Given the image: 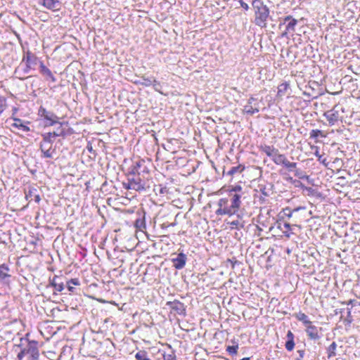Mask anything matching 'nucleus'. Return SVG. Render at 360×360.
<instances>
[{"instance_id":"nucleus-1","label":"nucleus","mask_w":360,"mask_h":360,"mask_svg":"<svg viewBox=\"0 0 360 360\" xmlns=\"http://www.w3.org/2000/svg\"><path fill=\"white\" fill-rule=\"evenodd\" d=\"M252 6L254 11V21L255 25L262 29L267 27L270 19V10L262 0H253Z\"/></svg>"},{"instance_id":"nucleus-2","label":"nucleus","mask_w":360,"mask_h":360,"mask_svg":"<svg viewBox=\"0 0 360 360\" xmlns=\"http://www.w3.org/2000/svg\"><path fill=\"white\" fill-rule=\"evenodd\" d=\"M241 196L239 194H234L231 200V205H229L228 198H221L218 202L219 208L216 210L217 215L235 214L239 210L241 201Z\"/></svg>"},{"instance_id":"nucleus-3","label":"nucleus","mask_w":360,"mask_h":360,"mask_svg":"<svg viewBox=\"0 0 360 360\" xmlns=\"http://www.w3.org/2000/svg\"><path fill=\"white\" fill-rule=\"evenodd\" d=\"M22 63L25 65L24 72L29 73L32 70H34L38 63V57L30 50L23 51Z\"/></svg>"},{"instance_id":"nucleus-4","label":"nucleus","mask_w":360,"mask_h":360,"mask_svg":"<svg viewBox=\"0 0 360 360\" xmlns=\"http://www.w3.org/2000/svg\"><path fill=\"white\" fill-rule=\"evenodd\" d=\"M123 186L126 189H131L136 191H143L146 190L145 184L139 176L131 179H128L127 182L123 183Z\"/></svg>"},{"instance_id":"nucleus-5","label":"nucleus","mask_w":360,"mask_h":360,"mask_svg":"<svg viewBox=\"0 0 360 360\" xmlns=\"http://www.w3.org/2000/svg\"><path fill=\"white\" fill-rule=\"evenodd\" d=\"M38 115L42 117L49 126H53L58 122L57 115L54 112L47 110L42 106L39 108Z\"/></svg>"},{"instance_id":"nucleus-6","label":"nucleus","mask_w":360,"mask_h":360,"mask_svg":"<svg viewBox=\"0 0 360 360\" xmlns=\"http://www.w3.org/2000/svg\"><path fill=\"white\" fill-rule=\"evenodd\" d=\"M307 221V212L304 207H298L294 209L292 215L293 226L301 228V224Z\"/></svg>"},{"instance_id":"nucleus-7","label":"nucleus","mask_w":360,"mask_h":360,"mask_svg":"<svg viewBox=\"0 0 360 360\" xmlns=\"http://www.w3.org/2000/svg\"><path fill=\"white\" fill-rule=\"evenodd\" d=\"M26 354L29 355L28 360L39 358L38 342L36 340H28L27 346L25 348Z\"/></svg>"},{"instance_id":"nucleus-8","label":"nucleus","mask_w":360,"mask_h":360,"mask_svg":"<svg viewBox=\"0 0 360 360\" xmlns=\"http://www.w3.org/2000/svg\"><path fill=\"white\" fill-rule=\"evenodd\" d=\"M39 72L44 77L45 79L47 81H51L54 83L56 82V78L53 75L51 70L48 68L44 63L43 61H39Z\"/></svg>"},{"instance_id":"nucleus-9","label":"nucleus","mask_w":360,"mask_h":360,"mask_svg":"<svg viewBox=\"0 0 360 360\" xmlns=\"http://www.w3.org/2000/svg\"><path fill=\"white\" fill-rule=\"evenodd\" d=\"M172 311L178 314H183L185 312L184 304L179 300H174V301H169L166 303Z\"/></svg>"},{"instance_id":"nucleus-10","label":"nucleus","mask_w":360,"mask_h":360,"mask_svg":"<svg viewBox=\"0 0 360 360\" xmlns=\"http://www.w3.org/2000/svg\"><path fill=\"white\" fill-rule=\"evenodd\" d=\"M40 150L43 154L42 157L46 158H51L53 157L54 149L52 148L51 143L42 140L40 144Z\"/></svg>"},{"instance_id":"nucleus-11","label":"nucleus","mask_w":360,"mask_h":360,"mask_svg":"<svg viewBox=\"0 0 360 360\" xmlns=\"http://www.w3.org/2000/svg\"><path fill=\"white\" fill-rule=\"evenodd\" d=\"M324 117L326 118L327 121L330 126H333L339 120L340 114L338 110L335 109H331L330 110L326 111L323 114Z\"/></svg>"},{"instance_id":"nucleus-12","label":"nucleus","mask_w":360,"mask_h":360,"mask_svg":"<svg viewBox=\"0 0 360 360\" xmlns=\"http://www.w3.org/2000/svg\"><path fill=\"white\" fill-rule=\"evenodd\" d=\"M145 160L143 159H140L136 161L131 167V173L134 175H138L141 174V172H146ZM146 172H148L147 170Z\"/></svg>"},{"instance_id":"nucleus-13","label":"nucleus","mask_w":360,"mask_h":360,"mask_svg":"<svg viewBox=\"0 0 360 360\" xmlns=\"http://www.w3.org/2000/svg\"><path fill=\"white\" fill-rule=\"evenodd\" d=\"M284 21H288V23L286 25L285 32L282 34L283 37L287 35L288 33L295 32V27L297 24V20L295 18H293L292 15L285 16L284 18Z\"/></svg>"},{"instance_id":"nucleus-14","label":"nucleus","mask_w":360,"mask_h":360,"mask_svg":"<svg viewBox=\"0 0 360 360\" xmlns=\"http://www.w3.org/2000/svg\"><path fill=\"white\" fill-rule=\"evenodd\" d=\"M187 260L186 255L182 252L177 255V257L172 259L173 266L176 269H181L184 267Z\"/></svg>"},{"instance_id":"nucleus-15","label":"nucleus","mask_w":360,"mask_h":360,"mask_svg":"<svg viewBox=\"0 0 360 360\" xmlns=\"http://www.w3.org/2000/svg\"><path fill=\"white\" fill-rule=\"evenodd\" d=\"M277 229L281 230L283 235L287 238H290L292 233L291 225L289 223L282 221L281 220L277 221Z\"/></svg>"},{"instance_id":"nucleus-16","label":"nucleus","mask_w":360,"mask_h":360,"mask_svg":"<svg viewBox=\"0 0 360 360\" xmlns=\"http://www.w3.org/2000/svg\"><path fill=\"white\" fill-rule=\"evenodd\" d=\"M39 3L47 9L51 11L59 10L60 1L58 0H40Z\"/></svg>"},{"instance_id":"nucleus-17","label":"nucleus","mask_w":360,"mask_h":360,"mask_svg":"<svg viewBox=\"0 0 360 360\" xmlns=\"http://www.w3.org/2000/svg\"><path fill=\"white\" fill-rule=\"evenodd\" d=\"M306 333L311 340H317L319 338V330L316 326L310 322V325H307Z\"/></svg>"},{"instance_id":"nucleus-18","label":"nucleus","mask_w":360,"mask_h":360,"mask_svg":"<svg viewBox=\"0 0 360 360\" xmlns=\"http://www.w3.org/2000/svg\"><path fill=\"white\" fill-rule=\"evenodd\" d=\"M10 271V268L7 264H2L0 265V282H4L11 277Z\"/></svg>"},{"instance_id":"nucleus-19","label":"nucleus","mask_w":360,"mask_h":360,"mask_svg":"<svg viewBox=\"0 0 360 360\" xmlns=\"http://www.w3.org/2000/svg\"><path fill=\"white\" fill-rule=\"evenodd\" d=\"M287 340L285 344V347L288 352H291L295 348V335L291 330H288L286 335Z\"/></svg>"},{"instance_id":"nucleus-20","label":"nucleus","mask_w":360,"mask_h":360,"mask_svg":"<svg viewBox=\"0 0 360 360\" xmlns=\"http://www.w3.org/2000/svg\"><path fill=\"white\" fill-rule=\"evenodd\" d=\"M256 99L254 97H250L248 100V103L247 105L244 106L243 111L248 115H254L259 112L258 107H253L252 105V103L255 101Z\"/></svg>"},{"instance_id":"nucleus-21","label":"nucleus","mask_w":360,"mask_h":360,"mask_svg":"<svg viewBox=\"0 0 360 360\" xmlns=\"http://www.w3.org/2000/svg\"><path fill=\"white\" fill-rule=\"evenodd\" d=\"M65 133L63 130H61L60 132H48L42 134L43 141H48L52 143L53 139L60 136H64Z\"/></svg>"},{"instance_id":"nucleus-22","label":"nucleus","mask_w":360,"mask_h":360,"mask_svg":"<svg viewBox=\"0 0 360 360\" xmlns=\"http://www.w3.org/2000/svg\"><path fill=\"white\" fill-rule=\"evenodd\" d=\"M50 284L58 292H62L65 288L63 282L59 281V277L58 276H54L53 277L50 281Z\"/></svg>"},{"instance_id":"nucleus-23","label":"nucleus","mask_w":360,"mask_h":360,"mask_svg":"<svg viewBox=\"0 0 360 360\" xmlns=\"http://www.w3.org/2000/svg\"><path fill=\"white\" fill-rule=\"evenodd\" d=\"M260 151L264 153L268 157L272 158L276 153V151L278 150L277 148H274L273 146L268 145H262L259 146Z\"/></svg>"},{"instance_id":"nucleus-24","label":"nucleus","mask_w":360,"mask_h":360,"mask_svg":"<svg viewBox=\"0 0 360 360\" xmlns=\"http://www.w3.org/2000/svg\"><path fill=\"white\" fill-rule=\"evenodd\" d=\"M80 285V281L79 279L77 278H71L66 283V286L68 288V291L70 293H75V286H79Z\"/></svg>"},{"instance_id":"nucleus-25","label":"nucleus","mask_w":360,"mask_h":360,"mask_svg":"<svg viewBox=\"0 0 360 360\" xmlns=\"http://www.w3.org/2000/svg\"><path fill=\"white\" fill-rule=\"evenodd\" d=\"M153 191L156 195H160L162 196L167 195L169 193V188L166 185L163 184L155 185Z\"/></svg>"},{"instance_id":"nucleus-26","label":"nucleus","mask_w":360,"mask_h":360,"mask_svg":"<svg viewBox=\"0 0 360 360\" xmlns=\"http://www.w3.org/2000/svg\"><path fill=\"white\" fill-rule=\"evenodd\" d=\"M13 119L14 120V123L12 124L13 127L21 129L25 132H28L30 131V127L24 124L20 119L16 117H13Z\"/></svg>"},{"instance_id":"nucleus-27","label":"nucleus","mask_w":360,"mask_h":360,"mask_svg":"<svg viewBox=\"0 0 360 360\" xmlns=\"http://www.w3.org/2000/svg\"><path fill=\"white\" fill-rule=\"evenodd\" d=\"M289 88V84L287 82H284L278 86V91L276 94V97L279 98H282L284 96Z\"/></svg>"},{"instance_id":"nucleus-28","label":"nucleus","mask_w":360,"mask_h":360,"mask_svg":"<svg viewBox=\"0 0 360 360\" xmlns=\"http://www.w3.org/2000/svg\"><path fill=\"white\" fill-rule=\"evenodd\" d=\"M285 158V155L280 153L279 150H278L276 151V153L271 160L276 165H281Z\"/></svg>"},{"instance_id":"nucleus-29","label":"nucleus","mask_w":360,"mask_h":360,"mask_svg":"<svg viewBox=\"0 0 360 360\" xmlns=\"http://www.w3.org/2000/svg\"><path fill=\"white\" fill-rule=\"evenodd\" d=\"M245 169V166L242 164H239L238 166L233 167L227 172V175L233 176L236 173H242Z\"/></svg>"},{"instance_id":"nucleus-30","label":"nucleus","mask_w":360,"mask_h":360,"mask_svg":"<svg viewBox=\"0 0 360 360\" xmlns=\"http://www.w3.org/2000/svg\"><path fill=\"white\" fill-rule=\"evenodd\" d=\"M337 344L333 342L327 348V357L331 359L336 355Z\"/></svg>"},{"instance_id":"nucleus-31","label":"nucleus","mask_w":360,"mask_h":360,"mask_svg":"<svg viewBox=\"0 0 360 360\" xmlns=\"http://www.w3.org/2000/svg\"><path fill=\"white\" fill-rule=\"evenodd\" d=\"M295 316L298 321H302L304 326L310 325V322H311L309 320L308 316L303 312H299L296 314Z\"/></svg>"},{"instance_id":"nucleus-32","label":"nucleus","mask_w":360,"mask_h":360,"mask_svg":"<svg viewBox=\"0 0 360 360\" xmlns=\"http://www.w3.org/2000/svg\"><path fill=\"white\" fill-rule=\"evenodd\" d=\"M136 360H151L146 350H139L135 354Z\"/></svg>"},{"instance_id":"nucleus-33","label":"nucleus","mask_w":360,"mask_h":360,"mask_svg":"<svg viewBox=\"0 0 360 360\" xmlns=\"http://www.w3.org/2000/svg\"><path fill=\"white\" fill-rule=\"evenodd\" d=\"M281 165L285 167L289 172H292L297 167V165L296 162L289 161L286 157Z\"/></svg>"},{"instance_id":"nucleus-34","label":"nucleus","mask_w":360,"mask_h":360,"mask_svg":"<svg viewBox=\"0 0 360 360\" xmlns=\"http://www.w3.org/2000/svg\"><path fill=\"white\" fill-rule=\"evenodd\" d=\"M134 226L136 229H138L139 230H142V229H145L146 224H145L144 219H142V218L136 219L134 222Z\"/></svg>"},{"instance_id":"nucleus-35","label":"nucleus","mask_w":360,"mask_h":360,"mask_svg":"<svg viewBox=\"0 0 360 360\" xmlns=\"http://www.w3.org/2000/svg\"><path fill=\"white\" fill-rule=\"evenodd\" d=\"M319 136L325 137L322 131L319 129H313L310 132V138L311 139H317Z\"/></svg>"},{"instance_id":"nucleus-36","label":"nucleus","mask_w":360,"mask_h":360,"mask_svg":"<svg viewBox=\"0 0 360 360\" xmlns=\"http://www.w3.org/2000/svg\"><path fill=\"white\" fill-rule=\"evenodd\" d=\"M293 212H294V210H291L289 207H285V208L283 209L281 214H283L282 217H285L288 218H291V217L292 218Z\"/></svg>"},{"instance_id":"nucleus-37","label":"nucleus","mask_w":360,"mask_h":360,"mask_svg":"<svg viewBox=\"0 0 360 360\" xmlns=\"http://www.w3.org/2000/svg\"><path fill=\"white\" fill-rule=\"evenodd\" d=\"M37 190L34 188H30L27 191L25 192V198L30 201L32 200V197L34 196Z\"/></svg>"},{"instance_id":"nucleus-38","label":"nucleus","mask_w":360,"mask_h":360,"mask_svg":"<svg viewBox=\"0 0 360 360\" xmlns=\"http://www.w3.org/2000/svg\"><path fill=\"white\" fill-rule=\"evenodd\" d=\"M6 98L0 96V115L6 109Z\"/></svg>"},{"instance_id":"nucleus-39","label":"nucleus","mask_w":360,"mask_h":360,"mask_svg":"<svg viewBox=\"0 0 360 360\" xmlns=\"http://www.w3.org/2000/svg\"><path fill=\"white\" fill-rule=\"evenodd\" d=\"M238 345H232V346H228L226 347L227 352H229L230 354H232V355L236 354L237 352H238Z\"/></svg>"},{"instance_id":"nucleus-40","label":"nucleus","mask_w":360,"mask_h":360,"mask_svg":"<svg viewBox=\"0 0 360 360\" xmlns=\"http://www.w3.org/2000/svg\"><path fill=\"white\" fill-rule=\"evenodd\" d=\"M162 359L163 360H176V356L174 352H172L171 354H162Z\"/></svg>"},{"instance_id":"nucleus-41","label":"nucleus","mask_w":360,"mask_h":360,"mask_svg":"<svg viewBox=\"0 0 360 360\" xmlns=\"http://www.w3.org/2000/svg\"><path fill=\"white\" fill-rule=\"evenodd\" d=\"M143 80L144 82L143 83V84L145 86H150L153 84L154 86H155L160 84V83L156 79L151 81L150 79H143Z\"/></svg>"},{"instance_id":"nucleus-42","label":"nucleus","mask_w":360,"mask_h":360,"mask_svg":"<svg viewBox=\"0 0 360 360\" xmlns=\"http://www.w3.org/2000/svg\"><path fill=\"white\" fill-rule=\"evenodd\" d=\"M26 354H26L25 349L24 348L18 354L17 358L18 360H22Z\"/></svg>"},{"instance_id":"nucleus-43","label":"nucleus","mask_w":360,"mask_h":360,"mask_svg":"<svg viewBox=\"0 0 360 360\" xmlns=\"http://www.w3.org/2000/svg\"><path fill=\"white\" fill-rule=\"evenodd\" d=\"M242 191V187L240 185H236L233 187H232L230 190H229V192H232V191H234V192H236V191Z\"/></svg>"},{"instance_id":"nucleus-44","label":"nucleus","mask_w":360,"mask_h":360,"mask_svg":"<svg viewBox=\"0 0 360 360\" xmlns=\"http://www.w3.org/2000/svg\"><path fill=\"white\" fill-rule=\"evenodd\" d=\"M239 3L240 4V6L245 11H248L249 9V6L248 4L244 2L243 0H239Z\"/></svg>"},{"instance_id":"nucleus-45","label":"nucleus","mask_w":360,"mask_h":360,"mask_svg":"<svg viewBox=\"0 0 360 360\" xmlns=\"http://www.w3.org/2000/svg\"><path fill=\"white\" fill-rule=\"evenodd\" d=\"M229 224L231 226V228H236L239 225V221H238V220L233 221L230 222Z\"/></svg>"},{"instance_id":"nucleus-46","label":"nucleus","mask_w":360,"mask_h":360,"mask_svg":"<svg viewBox=\"0 0 360 360\" xmlns=\"http://www.w3.org/2000/svg\"><path fill=\"white\" fill-rule=\"evenodd\" d=\"M34 201H35L36 202L39 203V202H40V200H41V198H40V196H39V194H35V195H34Z\"/></svg>"},{"instance_id":"nucleus-47","label":"nucleus","mask_w":360,"mask_h":360,"mask_svg":"<svg viewBox=\"0 0 360 360\" xmlns=\"http://www.w3.org/2000/svg\"><path fill=\"white\" fill-rule=\"evenodd\" d=\"M323 165H324L325 166H327L328 165V163L326 162V158H321V161H320Z\"/></svg>"},{"instance_id":"nucleus-48","label":"nucleus","mask_w":360,"mask_h":360,"mask_svg":"<svg viewBox=\"0 0 360 360\" xmlns=\"http://www.w3.org/2000/svg\"><path fill=\"white\" fill-rule=\"evenodd\" d=\"M297 352L299 353V355L301 358H303L304 355V350H298Z\"/></svg>"},{"instance_id":"nucleus-49","label":"nucleus","mask_w":360,"mask_h":360,"mask_svg":"<svg viewBox=\"0 0 360 360\" xmlns=\"http://www.w3.org/2000/svg\"><path fill=\"white\" fill-rule=\"evenodd\" d=\"M315 155H316V156L318 158L319 161H321V158H322V155H321L319 153V151H318V150H316V151Z\"/></svg>"},{"instance_id":"nucleus-50","label":"nucleus","mask_w":360,"mask_h":360,"mask_svg":"<svg viewBox=\"0 0 360 360\" xmlns=\"http://www.w3.org/2000/svg\"><path fill=\"white\" fill-rule=\"evenodd\" d=\"M354 301V300H349L347 302H345V304H346L347 305L352 304Z\"/></svg>"},{"instance_id":"nucleus-51","label":"nucleus","mask_w":360,"mask_h":360,"mask_svg":"<svg viewBox=\"0 0 360 360\" xmlns=\"http://www.w3.org/2000/svg\"><path fill=\"white\" fill-rule=\"evenodd\" d=\"M13 115H14L17 112L18 109L16 108H13Z\"/></svg>"},{"instance_id":"nucleus-52","label":"nucleus","mask_w":360,"mask_h":360,"mask_svg":"<svg viewBox=\"0 0 360 360\" xmlns=\"http://www.w3.org/2000/svg\"><path fill=\"white\" fill-rule=\"evenodd\" d=\"M240 360H250V359L249 357H245V358H243Z\"/></svg>"},{"instance_id":"nucleus-53","label":"nucleus","mask_w":360,"mask_h":360,"mask_svg":"<svg viewBox=\"0 0 360 360\" xmlns=\"http://www.w3.org/2000/svg\"><path fill=\"white\" fill-rule=\"evenodd\" d=\"M39 358H36V357H35V359H30V360H39Z\"/></svg>"},{"instance_id":"nucleus-54","label":"nucleus","mask_w":360,"mask_h":360,"mask_svg":"<svg viewBox=\"0 0 360 360\" xmlns=\"http://www.w3.org/2000/svg\"><path fill=\"white\" fill-rule=\"evenodd\" d=\"M167 345L169 348H171V345H170L167 344Z\"/></svg>"}]
</instances>
